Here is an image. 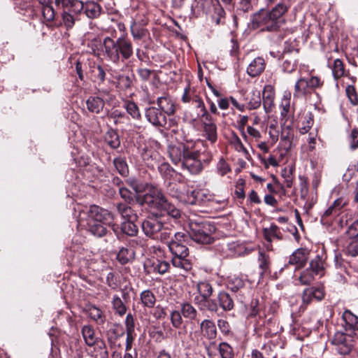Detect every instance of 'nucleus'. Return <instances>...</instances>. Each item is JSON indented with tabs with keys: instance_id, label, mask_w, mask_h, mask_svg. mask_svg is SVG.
Instances as JSON below:
<instances>
[{
	"instance_id": "obj_39",
	"label": "nucleus",
	"mask_w": 358,
	"mask_h": 358,
	"mask_svg": "<svg viewBox=\"0 0 358 358\" xmlns=\"http://www.w3.org/2000/svg\"><path fill=\"white\" fill-rule=\"evenodd\" d=\"M136 220H128L122 222L121 231L129 236H133L137 234L138 227L134 223Z\"/></svg>"
},
{
	"instance_id": "obj_53",
	"label": "nucleus",
	"mask_w": 358,
	"mask_h": 358,
	"mask_svg": "<svg viewBox=\"0 0 358 358\" xmlns=\"http://www.w3.org/2000/svg\"><path fill=\"white\" fill-rule=\"evenodd\" d=\"M112 303L113 308L119 315H122L125 314L126 307L119 296H114L113 298Z\"/></svg>"
},
{
	"instance_id": "obj_11",
	"label": "nucleus",
	"mask_w": 358,
	"mask_h": 358,
	"mask_svg": "<svg viewBox=\"0 0 358 358\" xmlns=\"http://www.w3.org/2000/svg\"><path fill=\"white\" fill-rule=\"evenodd\" d=\"M309 252L306 248L296 249L290 256L288 265L295 266V268H303L308 262Z\"/></svg>"
},
{
	"instance_id": "obj_19",
	"label": "nucleus",
	"mask_w": 358,
	"mask_h": 358,
	"mask_svg": "<svg viewBox=\"0 0 358 358\" xmlns=\"http://www.w3.org/2000/svg\"><path fill=\"white\" fill-rule=\"evenodd\" d=\"M275 91L273 86L267 85L263 91V107L266 113L271 112L274 106Z\"/></svg>"
},
{
	"instance_id": "obj_6",
	"label": "nucleus",
	"mask_w": 358,
	"mask_h": 358,
	"mask_svg": "<svg viewBox=\"0 0 358 358\" xmlns=\"http://www.w3.org/2000/svg\"><path fill=\"white\" fill-rule=\"evenodd\" d=\"M189 236L184 232L174 234L173 238L169 242V248L173 257L171 262L173 266L180 268H192L191 261L186 257L188 256L189 250L187 244Z\"/></svg>"
},
{
	"instance_id": "obj_47",
	"label": "nucleus",
	"mask_w": 358,
	"mask_h": 358,
	"mask_svg": "<svg viewBox=\"0 0 358 358\" xmlns=\"http://www.w3.org/2000/svg\"><path fill=\"white\" fill-rule=\"evenodd\" d=\"M169 262L157 259L149 260L148 262L144 265L145 268H148V267H152V268H169Z\"/></svg>"
},
{
	"instance_id": "obj_57",
	"label": "nucleus",
	"mask_w": 358,
	"mask_h": 358,
	"mask_svg": "<svg viewBox=\"0 0 358 358\" xmlns=\"http://www.w3.org/2000/svg\"><path fill=\"white\" fill-rule=\"evenodd\" d=\"M199 117H203L205 120H209L210 117H211L205 106L196 109V115L192 116V120L196 121Z\"/></svg>"
},
{
	"instance_id": "obj_10",
	"label": "nucleus",
	"mask_w": 358,
	"mask_h": 358,
	"mask_svg": "<svg viewBox=\"0 0 358 358\" xmlns=\"http://www.w3.org/2000/svg\"><path fill=\"white\" fill-rule=\"evenodd\" d=\"M147 120L155 127H166V117L162 111L156 107H150L145 110Z\"/></svg>"
},
{
	"instance_id": "obj_45",
	"label": "nucleus",
	"mask_w": 358,
	"mask_h": 358,
	"mask_svg": "<svg viewBox=\"0 0 358 358\" xmlns=\"http://www.w3.org/2000/svg\"><path fill=\"white\" fill-rule=\"evenodd\" d=\"M130 29L131 35L134 39H141L144 37L147 33L146 29L138 25L136 22H133Z\"/></svg>"
},
{
	"instance_id": "obj_35",
	"label": "nucleus",
	"mask_w": 358,
	"mask_h": 358,
	"mask_svg": "<svg viewBox=\"0 0 358 358\" xmlns=\"http://www.w3.org/2000/svg\"><path fill=\"white\" fill-rule=\"evenodd\" d=\"M134 252L132 249L122 248L117 255V259L121 264H125L134 258Z\"/></svg>"
},
{
	"instance_id": "obj_54",
	"label": "nucleus",
	"mask_w": 358,
	"mask_h": 358,
	"mask_svg": "<svg viewBox=\"0 0 358 358\" xmlns=\"http://www.w3.org/2000/svg\"><path fill=\"white\" fill-rule=\"evenodd\" d=\"M341 237L358 238V219L349 226L346 232Z\"/></svg>"
},
{
	"instance_id": "obj_27",
	"label": "nucleus",
	"mask_w": 358,
	"mask_h": 358,
	"mask_svg": "<svg viewBox=\"0 0 358 358\" xmlns=\"http://www.w3.org/2000/svg\"><path fill=\"white\" fill-rule=\"evenodd\" d=\"M82 335L85 343L90 347L94 346L98 341V337L96 336L94 329L89 326L85 325L82 328Z\"/></svg>"
},
{
	"instance_id": "obj_8",
	"label": "nucleus",
	"mask_w": 358,
	"mask_h": 358,
	"mask_svg": "<svg viewBox=\"0 0 358 358\" xmlns=\"http://www.w3.org/2000/svg\"><path fill=\"white\" fill-rule=\"evenodd\" d=\"M189 237L195 242L201 244H209L213 241L208 231V226L206 224L195 225L191 227Z\"/></svg>"
},
{
	"instance_id": "obj_51",
	"label": "nucleus",
	"mask_w": 358,
	"mask_h": 358,
	"mask_svg": "<svg viewBox=\"0 0 358 358\" xmlns=\"http://www.w3.org/2000/svg\"><path fill=\"white\" fill-rule=\"evenodd\" d=\"M181 311L185 317L190 320L195 319L196 316V309L189 303H184Z\"/></svg>"
},
{
	"instance_id": "obj_18",
	"label": "nucleus",
	"mask_w": 358,
	"mask_h": 358,
	"mask_svg": "<svg viewBox=\"0 0 358 358\" xmlns=\"http://www.w3.org/2000/svg\"><path fill=\"white\" fill-rule=\"evenodd\" d=\"M202 124L203 129V136L211 143H215L217 139V128L212 117H210L209 120L203 121Z\"/></svg>"
},
{
	"instance_id": "obj_58",
	"label": "nucleus",
	"mask_w": 358,
	"mask_h": 358,
	"mask_svg": "<svg viewBox=\"0 0 358 358\" xmlns=\"http://www.w3.org/2000/svg\"><path fill=\"white\" fill-rule=\"evenodd\" d=\"M171 320L173 326L179 328L182 324V319L179 311H173L171 314Z\"/></svg>"
},
{
	"instance_id": "obj_2",
	"label": "nucleus",
	"mask_w": 358,
	"mask_h": 358,
	"mask_svg": "<svg viewBox=\"0 0 358 358\" xmlns=\"http://www.w3.org/2000/svg\"><path fill=\"white\" fill-rule=\"evenodd\" d=\"M199 143L200 142L189 141L186 143L169 145L167 152L170 159L174 164H180L183 170H187L192 175L200 173L203 169V164H209L212 156L209 155L206 159L201 161L202 152L197 148Z\"/></svg>"
},
{
	"instance_id": "obj_32",
	"label": "nucleus",
	"mask_w": 358,
	"mask_h": 358,
	"mask_svg": "<svg viewBox=\"0 0 358 358\" xmlns=\"http://www.w3.org/2000/svg\"><path fill=\"white\" fill-rule=\"evenodd\" d=\"M158 171L165 180H170L177 175L175 170L167 162H162L158 166Z\"/></svg>"
},
{
	"instance_id": "obj_5",
	"label": "nucleus",
	"mask_w": 358,
	"mask_h": 358,
	"mask_svg": "<svg viewBox=\"0 0 358 358\" xmlns=\"http://www.w3.org/2000/svg\"><path fill=\"white\" fill-rule=\"evenodd\" d=\"M289 7L285 2H280L270 11L261 9L254 15L252 22L258 26H264L269 31H276L285 22L283 15Z\"/></svg>"
},
{
	"instance_id": "obj_9",
	"label": "nucleus",
	"mask_w": 358,
	"mask_h": 358,
	"mask_svg": "<svg viewBox=\"0 0 358 358\" xmlns=\"http://www.w3.org/2000/svg\"><path fill=\"white\" fill-rule=\"evenodd\" d=\"M197 289L200 294V297L201 298L199 299V297H197L195 299V301L197 303H201L203 301L204 303H208V308L210 310H217V305L214 302H211L210 304L209 298L212 295L213 293V287L212 286L206 281L200 282L197 285Z\"/></svg>"
},
{
	"instance_id": "obj_50",
	"label": "nucleus",
	"mask_w": 358,
	"mask_h": 358,
	"mask_svg": "<svg viewBox=\"0 0 358 358\" xmlns=\"http://www.w3.org/2000/svg\"><path fill=\"white\" fill-rule=\"evenodd\" d=\"M171 236L172 233L171 230L168 228H164L162 225V229L155 236L154 239H159L162 242L166 243L167 245L169 246V242H170L169 239L171 238Z\"/></svg>"
},
{
	"instance_id": "obj_40",
	"label": "nucleus",
	"mask_w": 358,
	"mask_h": 358,
	"mask_svg": "<svg viewBox=\"0 0 358 358\" xmlns=\"http://www.w3.org/2000/svg\"><path fill=\"white\" fill-rule=\"evenodd\" d=\"M79 15L72 13L71 12L62 11V17L64 26L67 28L73 27L76 21L78 20Z\"/></svg>"
},
{
	"instance_id": "obj_49",
	"label": "nucleus",
	"mask_w": 358,
	"mask_h": 358,
	"mask_svg": "<svg viewBox=\"0 0 358 358\" xmlns=\"http://www.w3.org/2000/svg\"><path fill=\"white\" fill-rule=\"evenodd\" d=\"M243 285V280L239 277L229 276L228 278V287L234 292L242 287Z\"/></svg>"
},
{
	"instance_id": "obj_22",
	"label": "nucleus",
	"mask_w": 358,
	"mask_h": 358,
	"mask_svg": "<svg viewBox=\"0 0 358 358\" xmlns=\"http://www.w3.org/2000/svg\"><path fill=\"white\" fill-rule=\"evenodd\" d=\"M101 6L96 2L87 1L83 2V11L89 19H95L100 16L101 13Z\"/></svg>"
},
{
	"instance_id": "obj_34",
	"label": "nucleus",
	"mask_w": 358,
	"mask_h": 358,
	"mask_svg": "<svg viewBox=\"0 0 358 358\" xmlns=\"http://www.w3.org/2000/svg\"><path fill=\"white\" fill-rule=\"evenodd\" d=\"M332 73L335 80H338V78L345 76H349L351 79H352L350 75L348 76L345 74L344 64L340 59H336L334 60L332 67Z\"/></svg>"
},
{
	"instance_id": "obj_29",
	"label": "nucleus",
	"mask_w": 358,
	"mask_h": 358,
	"mask_svg": "<svg viewBox=\"0 0 358 358\" xmlns=\"http://www.w3.org/2000/svg\"><path fill=\"white\" fill-rule=\"evenodd\" d=\"M87 109L94 113H99L104 107V101L99 96H90L87 100Z\"/></svg>"
},
{
	"instance_id": "obj_63",
	"label": "nucleus",
	"mask_w": 358,
	"mask_h": 358,
	"mask_svg": "<svg viewBox=\"0 0 358 358\" xmlns=\"http://www.w3.org/2000/svg\"><path fill=\"white\" fill-rule=\"evenodd\" d=\"M137 73L141 79L143 81L148 80L150 78V77L154 74L153 71H151L145 68L138 69Z\"/></svg>"
},
{
	"instance_id": "obj_46",
	"label": "nucleus",
	"mask_w": 358,
	"mask_h": 358,
	"mask_svg": "<svg viewBox=\"0 0 358 358\" xmlns=\"http://www.w3.org/2000/svg\"><path fill=\"white\" fill-rule=\"evenodd\" d=\"M42 15L47 22L52 21L55 18V11L50 3L41 5Z\"/></svg>"
},
{
	"instance_id": "obj_3",
	"label": "nucleus",
	"mask_w": 358,
	"mask_h": 358,
	"mask_svg": "<svg viewBox=\"0 0 358 358\" xmlns=\"http://www.w3.org/2000/svg\"><path fill=\"white\" fill-rule=\"evenodd\" d=\"M88 230L94 236L101 237L106 234L108 225L117 233L118 227L113 224V217L107 210L98 206H91L87 212Z\"/></svg>"
},
{
	"instance_id": "obj_59",
	"label": "nucleus",
	"mask_w": 358,
	"mask_h": 358,
	"mask_svg": "<svg viewBox=\"0 0 358 358\" xmlns=\"http://www.w3.org/2000/svg\"><path fill=\"white\" fill-rule=\"evenodd\" d=\"M348 141L351 149L355 150L358 148V130L357 129H353L351 131Z\"/></svg>"
},
{
	"instance_id": "obj_36",
	"label": "nucleus",
	"mask_w": 358,
	"mask_h": 358,
	"mask_svg": "<svg viewBox=\"0 0 358 358\" xmlns=\"http://www.w3.org/2000/svg\"><path fill=\"white\" fill-rule=\"evenodd\" d=\"M113 164L120 175L122 176H127L128 175L129 168L126 159L124 157H119L115 158L113 159Z\"/></svg>"
},
{
	"instance_id": "obj_52",
	"label": "nucleus",
	"mask_w": 358,
	"mask_h": 358,
	"mask_svg": "<svg viewBox=\"0 0 358 358\" xmlns=\"http://www.w3.org/2000/svg\"><path fill=\"white\" fill-rule=\"evenodd\" d=\"M217 171L221 176H225L227 173L231 172V169L228 163L223 159L220 158L217 164Z\"/></svg>"
},
{
	"instance_id": "obj_60",
	"label": "nucleus",
	"mask_w": 358,
	"mask_h": 358,
	"mask_svg": "<svg viewBox=\"0 0 358 358\" xmlns=\"http://www.w3.org/2000/svg\"><path fill=\"white\" fill-rule=\"evenodd\" d=\"M310 90L320 88L323 85V81L317 76H311L308 78Z\"/></svg>"
},
{
	"instance_id": "obj_64",
	"label": "nucleus",
	"mask_w": 358,
	"mask_h": 358,
	"mask_svg": "<svg viewBox=\"0 0 358 358\" xmlns=\"http://www.w3.org/2000/svg\"><path fill=\"white\" fill-rule=\"evenodd\" d=\"M228 248L229 250L236 255H241L245 250L242 245L234 242L229 243Z\"/></svg>"
},
{
	"instance_id": "obj_56",
	"label": "nucleus",
	"mask_w": 358,
	"mask_h": 358,
	"mask_svg": "<svg viewBox=\"0 0 358 358\" xmlns=\"http://www.w3.org/2000/svg\"><path fill=\"white\" fill-rule=\"evenodd\" d=\"M89 315L92 320L97 322L103 323L104 321L102 311L95 306L90 308Z\"/></svg>"
},
{
	"instance_id": "obj_30",
	"label": "nucleus",
	"mask_w": 358,
	"mask_h": 358,
	"mask_svg": "<svg viewBox=\"0 0 358 358\" xmlns=\"http://www.w3.org/2000/svg\"><path fill=\"white\" fill-rule=\"evenodd\" d=\"M117 210L122 217L125 220V221L137 220V215L134 213V210L131 209V208L129 207L127 204L119 203L117 206Z\"/></svg>"
},
{
	"instance_id": "obj_42",
	"label": "nucleus",
	"mask_w": 358,
	"mask_h": 358,
	"mask_svg": "<svg viewBox=\"0 0 358 358\" xmlns=\"http://www.w3.org/2000/svg\"><path fill=\"white\" fill-rule=\"evenodd\" d=\"M313 125V115L311 113H308L304 116V120L302 122V126L299 127V132L301 134H305L308 132L310 129Z\"/></svg>"
},
{
	"instance_id": "obj_44",
	"label": "nucleus",
	"mask_w": 358,
	"mask_h": 358,
	"mask_svg": "<svg viewBox=\"0 0 358 358\" xmlns=\"http://www.w3.org/2000/svg\"><path fill=\"white\" fill-rule=\"evenodd\" d=\"M117 86L121 89H128L132 85V78L129 75H118L115 77Z\"/></svg>"
},
{
	"instance_id": "obj_21",
	"label": "nucleus",
	"mask_w": 358,
	"mask_h": 358,
	"mask_svg": "<svg viewBox=\"0 0 358 358\" xmlns=\"http://www.w3.org/2000/svg\"><path fill=\"white\" fill-rule=\"evenodd\" d=\"M200 330L203 338L213 340L217 336V329L215 323L210 320H204L200 324Z\"/></svg>"
},
{
	"instance_id": "obj_61",
	"label": "nucleus",
	"mask_w": 358,
	"mask_h": 358,
	"mask_svg": "<svg viewBox=\"0 0 358 358\" xmlns=\"http://www.w3.org/2000/svg\"><path fill=\"white\" fill-rule=\"evenodd\" d=\"M348 203V199L345 196H341L337 199H336L332 206L335 208L336 210L340 213L341 210L345 207Z\"/></svg>"
},
{
	"instance_id": "obj_33",
	"label": "nucleus",
	"mask_w": 358,
	"mask_h": 358,
	"mask_svg": "<svg viewBox=\"0 0 358 358\" xmlns=\"http://www.w3.org/2000/svg\"><path fill=\"white\" fill-rule=\"evenodd\" d=\"M322 271L323 270H303L299 275V280L303 285L309 284L314 280L315 275H323V273H320V271Z\"/></svg>"
},
{
	"instance_id": "obj_48",
	"label": "nucleus",
	"mask_w": 358,
	"mask_h": 358,
	"mask_svg": "<svg viewBox=\"0 0 358 358\" xmlns=\"http://www.w3.org/2000/svg\"><path fill=\"white\" fill-rule=\"evenodd\" d=\"M346 95L353 106L358 105V94L355 90V87L352 85H348L345 89Z\"/></svg>"
},
{
	"instance_id": "obj_28",
	"label": "nucleus",
	"mask_w": 358,
	"mask_h": 358,
	"mask_svg": "<svg viewBox=\"0 0 358 358\" xmlns=\"http://www.w3.org/2000/svg\"><path fill=\"white\" fill-rule=\"evenodd\" d=\"M217 299L220 307L225 311L231 310L234 307L233 298L226 292H220L218 294Z\"/></svg>"
},
{
	"instance_id": "obj_55",
	"label": "nucleus",
	"mask_w": 358,
	"mask_h": 358,
	"mask_svg": "<svg viewBox=\"0 0 358 358\" xmlns=\"http://www.w3.org/2000/svg\"><path fill=\"white\" fill-rule=\"evenodd\" d=\"M268 135L272 144H275L279 138V129L276 122L271 123L268 127Z\"/></svg>"
},
{
	"instance_id": "obj_38",
	"label": "nucleus",
	"mask_w": 358,
	"mask_h": 358,
	"mask_svg": "<svg viewBox=\"0 0 358 358\" xmlns=\"http://www.w3.org/2000/svg\"><path fill=\"white\" fill-rule=\"evenodd\" d=\"M264 237L268 243H271L273 238H280L278 227L272 224L268 228L264 229Z\"/></svg>"
},
{
	"instance_id": "obj_4",
	"label": "nucleus",
	"mask_w": 358,
	"mask_h": 358,
	"mask_svg": "<svg viewBox=\"0 0 358 358\" xmlns=\"http://www.w3.org/2000/svg\"><path fill=\"white\" fill-rule=\"evenodd\" d=\"M102 45L104 55L114 63H118L120 59H129L134 54L131 41L124 35L115 41L106 36L103 38Z\"/></svg>"
},
{
	"instance_id": "obj_41",
	"label": "nucleus",
	"mask_w": 358,
	"mask_h": 358,
	"mask_svg": "<svg viewBox=\"0 0 358 358\" xmlns=\"http://www.w3.org/2000/svg\"><path fill=\"white\" fill-rule=\"evenodd\" d=\"M106 143L113 149L117 148L120 145V141L117 134L114 131H110L105 136Z\"/></svg>"
},
{
	"instance_id": "obj_24",
	"label": "nucleus",
	"mask_w": 358,
	"mask_h": 358,
	"mask_svg": "<svg viewBox=\"0 0 358 358\" xmlns=\"http://www.w3.org/2000/svg\"><path fill=\"white\" fill-rule=\"evenodd\" d=\"M210 358H234L232 348L227 343H221L218 346V352L208 351Z\"/></svg>"
},
{
	"instance_id": "obj_17",
	"label": "nucleus",
	"mask_w": 358,
	"mask_h": 358,
	"mask_svg": "<svg viewBox=\"0 0 358 358\" xmlns=\"http://www.w3.org/2000/svg\"><path fill=\"white\" fill-rule=\"evenodd\" d=\"M266 68V62L262 57L254 58L248 65L246 72L248 76L255 78L260 76Z\"/></svg>"
},
{
	"instance_id": "obj_13",
	"label": "nucleus",
	"mask_w": 358,
	"mask_h": 358,
	"mask_svg": "<svg viewBox=\"0 0 358 358\" xmlns=\"http://www.w3.org/2000/svg\"><path fill=\"white\" fill-rule=\"evenodd\" d=\"M55 4L63 11L80 14L83 9V2L80 0H57Z\"/></svg>"
},
{
	"instance_id": "obj_37",
	"label": "nucleus",
	"mask_w": 358,
	"mask_h": 358,
	"mask_svg": "<svg viewBox=\"0 0 358 358\" xmlns=\"http://www.w3.org/2000/svg\"><path fill=\"white\" fill-rule=\"evenodd\" d=\"M141 301L144 306L152 308L156 302V298L150 290H144L141 294Z\"/></svg>"
},
{
	"instance_id": "obj_20",
	"label": "nucleus",
	"mask_w": 358,
	"mask_h": 358,
	"mask_svg": "<svg viewBox=\"0 0 358 358\" xmlns=\"http://www.w3.org/2000/svg\"><path fill=\"white\" fill-rule=\"evenodd\" d=\"M311 93L310 88L309 87V83L308 81V78H300L297 80L294 85V97L299 98V97H306L307 95Z\"/></svg>"
},
{
	"instance_id": "obj_23",
	"label": "nucleus",
	"mask_w": 358,
	"mask_h": 358,
	"mask_svg": "<svg viewBox=\"0 0 358 358\" xmlns=\"http://www.w3.org/2000/svg\"><path fill=\"white\" fill-rule=\"evenodd\" d=\"M157 103L159 107V109L164 114L171 115L176 112L175 103L169 96L159 97L157 99Z\"/></svg>"
},
{
	"instance_id": "obj_12",
	"label": "nucleus",
	"mask_w": 358,
	"mask_h": 358,
	"mask_svg": "<svg viewBox=\"0 0 358 358\" xmlns=\"http://www.w3.org/2000/svg\"><path fill=\"white\" fill-rule=\"evenodd\" d=\"M175 187L171 190V194L173 197L178 199L180 202L194 205L198 202V199L201 194V192L196 190H187L186 193L182 192H178V189H176V192H173Z\"/></svg>"
},
{
	"instance_id": "obj_1",
	"label": "nucleus",
	"mask_w": 358,
	"mask_h": 358,
	"mask_svg": "<svg viewBox=\"0 0 358 358\" xmlns=\"http://www.w3.org/2000/svg\"><path fill=\"white\" fill-rule=\"evenodd\" d=\"M130 187L137 193V200L141 204H146L150 209L157 210L161 215H167L177 219L180 217V210L170 203L162 191L149 183H139L135 179L128 181Z\"/></svg>"
},
{
	"instance_id": "obj_62",
	"label": "nucleus",
	"mask_w": 358,
	"mask_h": 358,
	"mask_svg": "<svg viewBox=\"0 0 358 358\" xmlns=\"http://www.w3.org/2000/svg\"><path fill=\"white\" fill-rule=\"evenodd\" d=\"M96 347L100 350L99 356L100 358H108V352L106 349V343L99 338H98Z\"/></svg>"
},
{
	"instance_id": "obj_15",
	"label": "nucleus",
	"mask_w": 358,
	"mask_h": 358,
	"mask_svg": "<svg viewBox=\"0 0 358 358\" xmlns=\"http://www.w3.org/2000/svg\"><path fill=\"white\" fill-rule=\"evenodd\" d=\"M338 245L343 248L346 254L355 257L358 255V238L340 237Z\"/></svg>"
},
{
	"instance_id": "obj_43",
	"label": "nucleus",
	"mask_w": 358,
	"mask_h": 358,
	"mask_svg": "<svg viewBox=\"0 0 358 358\" xmlns=\"http://www.w3.org/2000/svg\"><path fill=\"white\" fill-rule=\"evenodd\" d=\"M124 108L127 112L134 118L139 120L141 118V113L138 106L133 101H127L124 104Z\"/></svg>"
},
{
	"instance_id": "obj_26",
	"label": "nucleus",
	"mask_w": 358,
	"mask_h": 358,
	"mask_svg": "<svg viewBox=\"0 0 358 358\" xmlns=\"http://www.w3.org/2000/svg\"><path fill=\"white\" fill-rule=\"evenodd\" d=\"M248 102V108L249 110H255L261 106L262 98L260 91L253 89L245 97Z\"/></svg>"
},
{
	"instance_id": "obj_7",
	"label": "nucleus",
	"mask_w": 358,
	"mask_h": 358,
	"mask_svg": "<svg viewBox=\"0 0 358 358\" xmlns=\"http://www.w3.org/2000/svg\"><path fill=\"white\" fill-rule=\"evenodd\" d=\"M354 331L336 332L332 339V343L341 355H348L352 348L358 344V339L355 338Z\"/></svg>"
},
{
	"instance_id": "obj_25",
	"label": "nucleus",
	"mask_w": 358,
	"mask_h": 358,
	"mask_svg": "<svg viewBox=\"0 0 358 358\" xmlns=\"http://www.w3.org/2000/svg\"><path fill=\"white\" fill-rule=\"evenodd\" d=\"M291 94L290 92H285L280 105L281 109L280 116L281 117L287 120L289 115L293 113V108L291 106Z\"/></svg>"
},
{
	"instance_id": "obj_16",
	"label": "nucleus",
	"mask_w": 358,
	"mask_h": 358,
	"mask_svg": "<svg viewBox=\"0 0 358 358\" xmlns=\"http://www.w3.org/2000/svg\"><path fill=\"white\" fill-rule=\"evenodd\" d=\"M342 318L345 322V331L350 332V330H352L354 331L352 334L355 338L358 339V317L350 310H346L343 312Z\"/></svg>"
},
{
	"instance_id": "obj_31",
	"label": "nucleus",
	"mask_w": 358,
	"mask_h": 358,
	"mask_svg": "<svg viewBox=\"0 0 358 358\" xmlns=\"http://www.w3.org/2000/svg\"><path fill=\"white\" fill-rule=\"evenodd\" d=\"M230 143L233 146V148L238 152L242 153V155L248 159L250 154L244 145L243 144L241 138L238 136L237 134L233 133L231 134L230 138Z\"/></svg>"
},
{
	"instance_id": "obj_14",
	"label": "nucleus",
	"mask_w": 358,
	"mask_h": 358,
	"mask_svg": "<svg viewBox=\"0 0 358 358\" xmlns=\"http://www.w3.org/2000/svg\"><path fill=\"white\" fill-rule=\"evenodd\" d=\"M162 223L157 218L149 217L142 222V229L147 236L153 239L157 233L162 229Z\"/></svg>"
}]
</instances>
